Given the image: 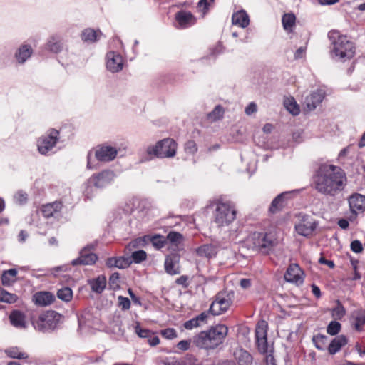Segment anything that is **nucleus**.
Masks as SVG:
<instances>
[{"mask_svg": "<svg viewBox=\"0 0 365 365\" xmlns=\"http://www.w3.org/2000/svg\"><path fill=\"white\" fill-rule=\"evenodd\" d=\"M346 182V175L340 167L329 163L319 165L314 178L315 189L321 194L334 196Z\"/></svg>", "mask_w": 365, "mask_h": 365, "instance_id": "1", "label": "nucleus"}, {"mask_svg": "<svg viewBox=\"0 0 365 365\" xmlns=\"http://www.w3.org/2000/svg\"><path fill=\"white\" fill-rule=\"evenodd\" d=\"M328 37L332 46L330 54L334 60L345 62L354 56V43L347 36L341 34L337 30H332L329 32Z\"/></svg>", "mask_w": 365, "mask_h": 365, "instance_id": "2", "label": "nucleus"}, {"mask_svg": "<svg viewBox=\"0 0 365 365\" xmlns=\"http://www.w3.org/2000/svg\"><path fill=\"white\" fill-rule=\"evenodd\" d=\"M228 334V327L217 324L207 331L200 332L193 337V344L200 349H215L222 344Z\"/></svg>", "mask_w": 365, "mask_h": 365, "instance_id": "3", "label": "nucleus"}, {"mask_svg": "<svg viewBox=\"0 0 365 365\" xmlns=\"http://www.w3.org/2000/svg\"><path fill=\"white\" fill-rule=\"evenodd\" d=\"M275 239L269 233L255 232L245 240V245L249 249L268 254L275 245Z\"/></svg>", "mask_w": 365, "mask_h": 365, "instance_id": "4", "label": "nucleus"}, {"mask_svg": "<svg viewBox=\"0 0 365 365\" xmlns=\"http://www.w3.org/2000/svg\"><path fill=\"white\" fill-rule=\"evenodd\" d=\"M177 147L178 144L173 139L164 138L155 145L148 146L146 152L150 156L170 158L175 155Z\"/></svg>", "mask_w": 365, "mask_h": 365, "instance_id": "5", "label": "nucleus"}, {"mask_svg": "<svg viewBox=\"0 0 365 365\" xmlns=\"http://www.w3.org/2000/svg\"><path fill=\"white\" fill-rule=\"evenodd\" d=\"M115 174L113 170H104L100 173L92 175L86 182L85 195L89 198L92 196V185L96 188H103L113 182Z\"/></svg>", "mask_w": 365, "mask_h": 365, "instance_id": "6", "label": "nucleus"}, {"mask_svg": "<svg viewBox=\"0 0 365 365\" xmlns=\"http://www.w3.org/2000/svg\"><path fill=\"white\" fill-rule=\"evenodd\" d=\"M62 318L61 314L51 310L41 313L37 319H31L35 329L46 332L55 329Z\"/></svg>", "mask_w": 365, "mask_h": 365, "instance_id": "7", "label": "nucleus"}, {"mask_svg": "<svg viewBox=\"0 0 365 365\" xmlns=\"http://www.w3.org/2000/svg\"><path fill=\"white\" fill-rule=\"evenodd\" d=\"M236 217V210L230 202H219L215 213V222L219 226L230 224Z\"/></svg>", "mask_w": 365, "mask_h": 365, "instance_id": "8", "label": "nucleus"}, {"mask_svg": "<svg viewBox=\"0 0 365 365\" xmlns=\"http://www.w3.org/2000/svg\"><path fill=\"white\" fill-rule=\"evenodd\" d=\"M58 131L53 129L48 135L39 138L37 145L41 154L46 155L54 148L58 138Z\"/></svg>", "mask_w": 365, "mask_h": 365, "instance_id": "9", "label": "nucleus"}, {"mask_svg": "<svg viewBox=\"0 0 365 365\" xmlns=\"http://www.w3.org/2000/svg\"><path fill=\"white\" fill-rule=\"evenodd\" d=\"M232 304L230 297L223 294H218L210 307V312L213 315H220L226 312Z\"/></svg>", "mask_w": 365, "mask_h": 365, "instance_id": "10", "label": "nucleus"}, {"mask_svg": "<svg viewBox=\"0 0 365 365\" xmlns=\"http://www.w3.org/2000/svg\"><path fill=\"white\" fill-rule=\"evenodd\" d=\"M315 221L308 215H303L299 222L295 225V230L298 235L309 237L316 229Z\"/></svg>", "mask_w": 365, "mask_h": 365, "instance_id": "11", "label": "nucleus"}, {"mask_svg": "<svg viewBox=\"0 0 365 365\" xmlns=\"http://www.w3.org/2000/svg\"><path fill=\"white\" fill-rule=\"evenodd\" d=\"M284 279L297 285L302 284L304 272L297 264H291L284 274Z\"/></svg>", "mask_w": 365, "mask_h": 365, "instance_id": "12", "label": "nucleus"}, {"mask_svg": "<svg viewBox=\"0 0 365 365\" xmlns=\"http://www.w3.org/2000/svg\"><path fill=\"white\" fill-rule=\"evenodd\" d=\"M118 154V150L110 145L98 147L94 153V157L101 162H110L114 160Z\"/></svg>", "mask_w": 365, "mask_h": 365, "instance_id": "13", "label": "nucleus"}, {"mask_svg": "<svg viewBox=\"0 0 365 365\" xmlns=\"http://www.w3.org/2000/svg\"><path fill=\"white\" fill-rule=\"evenodd\" d=\"M98 257L96 254L91 252V247H84L80 252V255L77 259L71 262L72 265H91L93 264Z\"/></svg>", "mask_w": 365, "mask_h": 365, "instance_id": "14", "label": "nucleus"}, {"mask_svg": "<svg viewBox=\"0 0 365 365\" xmlns=\"http://www.w3.org/2000/svg\"><path fill=\"white\" fill-rule=\"evenodd\" d=\"M175 19L177 23L176 28L181 29L188 28L196 22V18L191 12L183 10L177 12Z\"/></svg>", "mask_w": 365, "mask_h": 365, "instance_id": "15", "label": "nucleus"}, {"mask_svg": "<svg viewBox=\"0 0 365 365\" xmlns=\"http://www.w3.org/2000/svg\"><path fill=\"white\" fill-rule=\"evenodd\" d=\"M106 68L112 73H116L123 69V63L122 56L113 51L107 53Z\"/></svg>", "mask_w": 365, "mask_h": 365, "instance_id": "16", "label": "nucleus"}, {"mask_svg": "<svg viewBox=\"0 0 365 365\" xmlns=\"http://www.w3.org/2000/svg\"><path fill=\"white\" fill-rule=\"evenodd\" d=\"M349 205L352 213H362L365 211V195L355 193L349 198Z\"/></svg>", "mask_w": 365, "mask_h": 365, "instance_id": "17", "label": "nucleus"}, {"mask_svg": "<svg viewBox=\"0 0 365 365\" xmlns=\"http://www.w3.org/2000/svg\"><path fill=\"white\" fill-rule=\"evenodd\" d=\"M325 97V92L323 89H317L304 99V103L308 110H312L320 104Z\"/></svg>", "mask_w": 365, "mask_h": 365, "instance_id": "18", "label": "nucleus"}, {"mask_svg": "<svg viewBox=\"0 0 365 365\" xmlns=\"http://www.w3.org/2000/svg\"><path fill=\"white\" fill-rule=\"evenodd\" d=\"M179 260L180 256L177 254L168 255L164 264L165 272L170 275L180 274Z\"/></svg>", "mask_w": 365, "mask_h": 365, "instance_id": "19", "label": "nucleus"}, {"mask_svg": "<svg viewBox=\"0 0 365 365\" xmlns=\"http://www.w3.org/2000/svg\"><path fill=\"white\" fill-rule=\"evenodd\" d=\"M297 192V190L284 192L277 195L271 203L269 207V212L274 214L280 211L285 205V199H287L292 193Z\"/></svg>", "mask_w": 365, "mask_h": 365, "instance_id": "20", "label": "nucleus"}, {"mask_svg": "<svg viewBox=\"0 0 365 365\" xmlns=\"http://www.w3.org/2000/svg\"><path fill=\"white\" fill-rule=\"evenodd\" d=\"M9 321L12 326L18 329H26L27 322L26 315L19 310H13L9 314Z\"/></svg>", "mask_w": 365, "mask_h": 365, "instance_id": "21", "label": "nucleus"}, {"mask_svg": "<svg viewBox=\"0 0 365 365\" xmlns=\"http://www.w3.org/2000/svg\"><path fill=\"white\" fill-rule=\"evenodd\" d=\"M132 261L128 257H113L106 260V264L108 267H116L119 269H125L128 267Z\"/></svg>", "mask_w": 365, "mask_h": 365, "instance_id": "22", "label": "nucleus"}, {"mask_svg": "<svg viewBox=\"0 0 365 365\" xmlns=\"http://www.w3.org/2000/svg\"><path fill=\"white\" fill-rule=\"evenodd\" d=\"M34 302L39 306H47L54 301L53 294L47 292H37L33 296Z\"/></svg>", "mask_w": 365, "mask_h": 365, "instance_id": "23", "label": "nucleus"}, {"mask_svg": "<svg viewBox=\"0 0 365 365\" xmlns=\"http://www.w3.org/2000/svg\"><path fill=\"white\" fill-rule=\"evenodd\" d=\"M348 343V340L344 335L336 336L329 344L328 351L330 354H335Z\"/></svg>", "mask_w": 365, "mask_h": 365, "instance_id": "24", "label": "nucleus"}, {"mask_svg": "<svg viewBox=\"0 0 365 365\" xmlns=\"http://www.w3.org/2000/svg\"><path fill=\"white\" fill-rule=\"evenodd\" d=\"M232 22L234 25L245 28L250 24L249 16L244 10L238 11L232 14Z\"/></svg>", "mask_w": 365, "mask_h": 365, "instance_id": "25", "label": "nucleus"}, {"mask_svg": "<svg viewBox=\"0 0 365 365\" xmlns=\"http://www.w3.org/2000/svg\"><path fill=\"white\" fill-rule=\"evenodd\" d=\"M197 254L200 257L212 258L216 256L218 247L212 244H205L197 249Z\"/></svg>", "mask_w": 365, "mask_h": 365, "instance_id": "26", "label": "nucleus"}, {"mask_svg": "<svg viewBox=\"0 0 365 365\" xmlns=\"http://www.w3.org/2000/svg\"><path fill=\"white\" fill-rule=\"evenodd\" d=\"M61 202H53L43 205L41 208V212L43 216L48 218L54 216L56 213L61 211Z\"/></svg>", "mask_w": 365, "mask_h": 365, "instance_id": "27", "label": "nucleus"}, {"mask_svg": "<svg viewBox=\"0 0 365 365\" xmlns=\"http://www.w3.org/2000/svg\"><path fill=\"white\" fill-rule=\"evenodd\" d=\"M102 36V33L99 30L93 29H86L82 31L81 38L83 41L88 43H93L96 41Z\"/></svg>", "mask_w": 365, "mask_h": 365, "instance_id": "28", "label": "nucleus"}, {"mask_svg": "<svg viewBox=\"0 0 365 365\" xmlns=\"http://www.w3.org/2000/svg\"><path fill=\"white\" fill-rule=\"evenodd\" d=\"M32 52L33 50L30 46L22 45L15 53V57L19 63H23L30 58Z\"/></svg>", "mask_w": 365, "mask_h": 365, "instance_id": "29", "label": "nucleus"}, {"mask_svg": "<svg viewBox=\"0 0 365 365\" xmlns=\"http://www.w3.org/2000/svg\"><path fill=\"white\" fill-rule=\"evenodd\" d=\"M91 289L96 293H101L106 286V279L104 276L100 275L88 282Z\"/></svg>", "mask_w": 365, "mask_h": 365, "instance_id": "30", "label": "nucleus"}, {"mask_svg": "<svg viewBox=\"0 0 365 365\" xmlns=\"http://www.w3.org/2000/svg\"><path fill=\"white\" fill-rule=\"evenodd\" d=\"M8 357L16 359H26L29 354L17 346L9 347L4 351Z\"/></svg>", "mask_w": 365, "mask_h": 365, "instance_id": "31", "label": "nucleus"}, {"mask_svg": "<svg viewBox=\"0 0 365 365\" xmlns=\"http://www.w3.org/2000/svg\"><path fill=\"white\" fill-rule=\"evenodd\" d=\"M285 108L293 115H297L300 113V109L295 99L292 97L285 98L284 100Z\"/></svg>", "mask_w": 365, "mask_h": 365, "instance_id": "32", "label": "nucleus"}, {"mask_svg": "<svg viewBox=\"0 0 365 365\" xmlns=\"http://www.w3.org/2000/svg\"><path fill=\"white\" fill-rule=\"evenodd\" d=\"M17 270L16 269H10L4 271L1 275L2 284L5 286H9L16 281Z\"/></svg>", "mask_w": 365, "mask_h": 365, "instance_id": "33", "label": "nucleus"}, {"mask_svg": "<svg viewBox=\"0 0 365 365\" xmlns=\"http://www.w3.org/2000/svg\"><path fill=\"white\" fill-rule=\"evenodd\" d=\"M149 241V236L145 235L132 240L126 247V249L131 252L133 249L143 247Z\"/></svg>", "mask_w": 365, "mask_h": 365, "instance_id": "34", "label": "nucleus"}, {"mask_svg": "<svg viewBox=\"0 0 365 365\" xmlns=\"http://www.w3.org/2000/svg\"><path fill=\"white\" fill-rule=\"evenodd\" d=\"M47 47L53 53H58L61 51L63 44L60 38L53 36L48 40Z\"/></svg>", "mask_w": 365, "mask_h": 365, "instance_id": "35", "label": "nucleus"}, {"mask_svg": "<svg viewBox=\"0 0 365 365\" xmlns=\"http://www.w3.org/2000/svg\"><path fill=\"white\" fill-rule=\"evenodd\" d=\"M295 20L296 17L293 14H284L282 19L284 29L287 31H292Z\"/></svg>", "mask_w": 365, "mask_h": 365, "instance_id": "36", "label": "nucleus"}, {"mask_svg": "<svg viewBox=\"0 0 365 365\" xmlns=\"http://www.w3.org/2000/svg\"><path fill=\"white\" fill-rule=\"evenodd\" d=\"M225 110L222 106L217 105L212 111L207 114V119L211 122L217 121L223 117Z\"/></svg>", "mask_w": 365, "mask_h": 365, "instance_id": "37", "label": "nucleus"}, {"mask_svg": "<svg viewBox=\"0 0 365 365\" xmlns=\"http://www.w3.org/2000/svg\"><path fill=\"white\" fill-rule=\"evenodd\" d=\"M149 241L151 242L153 247L157 250L163 248L167 244L165 237L160 235L149 236Z\"/></svg>", "mask_w": 365, "mask_h": 365, "instance_id": "38", "label": "nucleus"}, {"mask_svg": "<svg viewBox=\"0 0 365 365\" xmlns=\"http://www.w3.org/2000/svg\"><path fill=\"white\" fill-rule=\"evenodd\" d=\"M165 239L167 240V243L170 242L175 246H178L182 242L183 236L178 232H170Z\"/></svg>", "mask_w": 365, "mask_h": 365, "instance_id": "39", "label": "nucleus"}, {"mask_svg": "<svg viewBox=\"0 0 365 365\" xmlns=\"http://www.w3.org/2000/svg\"><path fill=\"white\" fill-rule=\"evenodd\" d=\"M267 322L264 320L259 322L256 327V339L267 338Z\"/></svg>", "mask_w": 365, "mask_h": 365, "instance_id": "40", "label": "nucleus"}, {"mask_svg": "<svg viewBox=\"0 0 365 365\" xmlns=\"http://www.w3.org/2000/svg\"><path fill=\"white\" fill-rule=\"evenodd\" d=\"M18 297L14 294L9 293L0 288V302L12 304L16 302Z\"/></svg>", "mask_w": 365, "mask_h": 365, "instance_id": "41", "label": "nucleus"}, {"mask_svg": "<svg viewBox=\"0 0 365 365\" xmlns=\"http://www.w3.org/2000/svg\"><path fill=\"white\" fill-rule=\"evenodd\" d=\"M58 297L65 302H69L73 297V292L69 287H63L57 292Z\"/></svg>", "mask_w": 365, "mask_h": 365, "instance_id": "42", "label": "nucleus"}, {"mask_svg": "<svg viewBox=\"0 0 365 365\" xmlns=\"http://www.w3.org/2000/svg\"><path fill=\"white\" fill-rule=\"evenodd\" d=\"M365 324V310L359 312L355 317V329L361 331L362 327Z\"/></svg>", "mask_w": 365, "mask_h": 365, "instance_id": "43", "label": "nucleus"}, {"mask_svg": "<svg viewBox=\"0 0 365 365\" xmlns=\"http://www.w3.org/2000/svg\"><path fill=\"white\" fill-rule=\"evenodd\" d=\"M331 314L338 319H341L346 314L345 308L339 300L336 301V306L332 309Z\"/></svg>", "mask_w": 365, "mask_h": 365, "instance_id": "44", "label": "nucleus"}, {"mask_svg": "<svg viewBox=\"0 0 365 365\" xmlns=\"http://www.w3.org/2000/svg\"><path fill=\"white\" fill-rule=\"evenodd\" d=\"M341 325L336 321H331L327 327V332L331 335H336L341 330Z\"/></svg>", "mask_w": 365, "mask_h": 365, "instance_id": "45", "label": "nucleus"}, {"mask_svg": "<svg viewBox=\"0 0 365 365\" xmlns=\"http://www.w3.org/2000/svg\"><path fill=\"white\" fill-rule=\"evenodd\" d=\"M147 254L144 250H140L132 252L131 258L132 262L135 263H140L146 259Z\"/></svg>", "mask_w": 365, "mask_h": 365, "instance_id": "46", "label": "nucleus"}, {"mask_svg": "<svg viewBox=\"0 0 365 365\" xmlns=\"http://www.w3.org/2000/svg\"><path fill=\"white\" fill-rule=\"evenodd\" d=\"M327 340V336L322 334H318L313 337V341L315 346L319 350H323L324 349Z\"/></svg>", "mask_w": 365, "mask_h": 365, "instance_id": "47", "label": "nucleus"}, {"mask_svg": "<svg viewBox=\"0 0 365 365\" xmlns=\"http://www.w3.org/2000/svg\"><path fill=\"white\" fill-rule=\"evenodd\" d=\"M134 329L135 334L140 338L148 339L151 336V331L148 329L142 328L138 322L136 323Z\"/></svg>", "mask_w": 365, "mask_h": 365, "instance_id": "48", "label": "nucleus"}, {"mask_svg": "<svg viewBox=\"0 0 365 365\" xmlns=\"http://www.w3.org/2000/svg\"><path fill=\"white\" fill-rule=\"evenodd\" d=\"M28 195L23 191H18L14 196V200L19 205H24L26 202Z\"/></svg>", "mask_w": 365, "mask_h": 365, "instance_id": "49", "label": "nucleus"}, {"mask_svg": "<svg viewBox=\"0 0 365 365\" xmlns=\"http://www.w3.org/2000/svg\"><path fill=\"white\" fill-rule=\"evenodd\" d=\"M161 335L167 339H173L177 337V332L173 328H168L160 331Z\"/></svg>", "mask_w": 365, "mask_h": 365, "instance_id": "50", "label": "nucleus"}, {"mask_svg": "<svg viewBox=\"0 0 365 365\" xmlns=\"http://www.w3.org/2000/svg\"><path fill=\"white\" fill-rule=\"evenodd\" d=\"M185 150L187 153L195 154L197 151V147L195 141L188 140L185 144Z\"/></svg>", "mask_w": 365, "mask_h": 365, "instance_id": "51", "label": "nucleus"}, {"mask_svg": "<svg viewBox=\"0 0 365 365\" xmlns=\"http://www.w3.org/2000/svg\"><path fill=\"white\" fill-rule=\"evenodd\" d=\"M119 274L113 273L109 278V285L111 289H116L119 288Z\"/></svg>", "mask_w": 365, "mask_h": 365, "instance_id": "52", "label": "nucleus"}, {"mask_svg": "<svg viewBox=\"0 0 365 365\" xmlns=\"http://www.w3.org/2000/svg\"><path fill=\"white\" fill-rule=\"evenodd\" d=\"M118 302L119 307H121L123 310H128L130 307V301L128 298L119 296L118 297Z\"/></svg>", "mask_w": 365, "mask_h": 365, "instance_id": "53", "label": "nucleus"}, {"mask_svg": "<svg viewBox=\"0 0 365 365\" xmlns=\"http://www.w3.org/2000/svg\"><path fill=\"white\" fill-rule=\"evenodd\" d=\"M257 346L259 351L262 354H267L268 352V344L267 338L257 339Z\"/></svg>", "mask_w": 365, "mask_h": 365, "instance_id": "54", "label": "nucleus"}, {"mask_svg": "<svg viewBox=\"0 0 365 365\" xmlns=\"http://www.w3.org/2000/svg\"><path fill=\"white\" fill-rule=\"evenodd\" d=\"M164 365H185V361L175 358L165 359L163 361Z\"/></svg>", "mask_w": 365, "mask_h": 365, "instance_id": "55", "label": "nucleus"}, {"mask_svg": "<svg viewBox=\"0 0 365 365\" xmlns=\"http://www.w3.org/2000/svg\"><path fill=\"white\" fill-rule=\"evenodd\" d=\"M351 249L355 253H360L363 250V246L359 240H356L351 242Z\"/></svg>", "mask_w": 365, "mask_h": 365, "instance_id": "56", "label": "nucleus"}, {"mask_svg": "<svg viewBox=\"0 0 365 365\" xmlns=\"http://www.w3.org/2000/svg\"><path fill=\"white\" fill-rule=\"evenodd\" d=\"M214 0H200L198 2L199 9L204 13L207 11L209 6L213 2Z\"/></svg>", "mask_w": 365, "mask_h": 365, "instance_id": "57", "label": "nucleus"}, {"mask_svg": "<svg viewBox=\"0 0 365 365\" xmlns=\"http://www.w3.org/2000/svg\"><path fill=\"white\" fill-rule=\"evenodd\" d=\"M199 326L200 323L197 322V319H195L194 318L185 322L184 324V327L186 329H192Z\"/></svg>", "mask_w": 365, "mask_h": 365, "instance_id": "58", "label": "nucleus"}, {"mask_svg": "<svg viewBox=\"0 0 365 365\" xmlns=\"http://www.w3.org/2000/svg\"><path fill=\"white\" fill-rule=\"evenodd\" d=\"M190 344H191L190 340H182L178 343L177 347L180 350L187 351L190 349Z\"/></svg>", "mask_w": 365, "mask_h": 365, "instance_id": "59", "label": "nucleus"}, {"mask_svg": "<svg viewBox=\"0 0 365 365\" xmlns=\"http://www.w3.org/2000/svg\"><path fill=\"white\" fill-rule=\"evenodd\" d=\"M245 112L247 115L255 113L257 112V105L253 102L250 103L245 108Z\"/></svg>", "mask_w": 365, "mask_h": 365, "instance_id": "60", "label": "nucleus"}, {"mask_svg": "<svg viewBox=\"0 0 365 365\" xmlns=\"http://www.w3.org/2000/svg\"><path fill=\"white\" fill-rule=\"evenodd\" d=\"M176 284L182 285L184 287H187L189 285L187 276L183 275L178 278L175 281Z\"/></svg>", "mask_w": 365, "mask_h": 365, "instance_id": "61", "label": "nucleus"}, {"mask_svg": "<svg viewBox=\"0 0 365 365\" xmlns=\"http://www.w3.org/2000/svg\"><path fill=\"white\" fill-rule=\"evenodd\" d=\"M148 342L151 346H155L160 343V339L157 336H154L153 333H151V336L148 338Z\"/></svg>", "mask_w": 365, "mask_h": 365, "instance_id": "62", "label": "nucleus"}, {"mask_svg": "<svg viewBox=\"0 0 365 365\" xmlns=\"http://www.w3.org/2000/svg\"><path fill=\"white\" fill-rule=\"evenodd\" d=\"M92 158H93L92 152L90 151V152H88V155H87V168L89 170H93V169L96 168V165L93 164L92 162Z\"/></svg>", "mask_w": 365, "mask_h": 365, "instance_id": "63", "label": "nucleus"}, {"mask_svg": "<svg viewBox=\"0 0 365 365\" xmlns=\"http://www.w3.org/2000/svg\"><path fill=\"white\" fill-rule=\"evenodd\" d=\"M264 360L266 365H277L276 361L271 354H267Z\"/></svg>", "mask_w": 365, "mask_h": 365, "instance_id": "64", "label": "nucleus"}]
</instances>
